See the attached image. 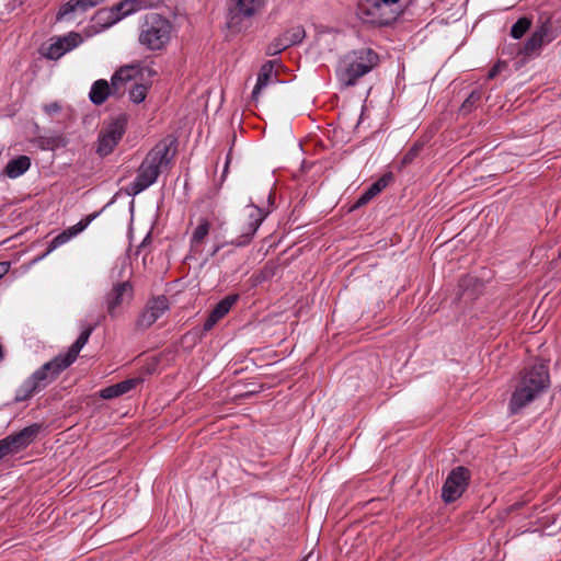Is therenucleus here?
<instances>
[{
	"instance_id": "1",
	"label": "nucleus",
	"mask_w": 561,
	"mask_h": 561,
	"mask_svg": "<svg viewBox=\"0 0 561 561\" xmlns=\"http://www.w3.org/2000/svg\"><path fill=\"white\" fill-rule=\"evenodd\" d=\"M98 323L82 325V332L65 354L55 356L51 360L36 369L15 391V401L28 400L51 383L78 357L80 351L88 343Z\"/></svg>"
},
{
	"instance_id": "2",
	"label": "nucleus",
	"mask_w": 561,
	"mask_h": 561,
	"mask_svg": "<svg viewBox=\"0 0 561 561\" xmlns=\"http://www.w3.org/2000/svg\"><path fill=\"white\" fill-rule=\"evenodd\" d=\"M380 62L379 54L370 47H359L344 54L337 64L335 73L344 88L354 87L358 80L371 72Z\"/></svg>"
},
{
	"instance_id": "3",
	"label": "nucleus",
	"mask_w": 561,
	"mask_h": 561,
	"mask_svg": "<svg viewBox=\"0 0 561 561\" xmlns=\"http://www.w3.org/2000/svg\"><path fill=\"white\" fill-rule=\"evenodd\" d=\"M172 157L169 144H157L140 163L137 176L125 187V193L134 197L154 184L159 174L169 167Z\"/></svg>"
},
{
	"instance_id": "4",
	"label": "nucleus",
	"mask_w": 561,
	"mask_h": 561,
	"mask_svg": "<svg viewBox=\"0 0 561 561\" xmlns=\"http://www.w3.org/2000/svg\"><path fill=\"white\" fill-rule=\"evenodd\" d=\"M549 385V368L546 364H535L531 367L525 368L510 400V412L512 414L517 413L539 397Z\"/></svg>"
},
{
	"instance_id": "5",
	"label": "nucleus",
	"mask_w": 561,
	"mask_h": 561,
	"mask_svg": "<svg viewBox=\"0 0 561 561\" xmlns=\"http://www.w3.org/2000/svg\"><path fill=\"white\" fill-rule=\"evenodd\" d=\"M173 25L158 13H147L139 25L138 43L150 51L164 50L171 42Z\"/></svg>"
},
{
	"instance_id": "6",
	"label": "nucleus",
	"mask_w": 561,
	"mask_h": 561,
	"mask_svg": "<svg viewBox=\"0 0 561 561\" xmlns=\"http://www.w3.org/2000/svg\"><path fill=\"white\" fill-rule=\"evenodd\" d=\"M163 2L164 0H121L112 8L99 10L95 19L102 22L104 27H110L130 14L157 8Z\"/></svg>"
},
{
	"instance_id": "7",
	"label": "nucleus",
	"mask_w": 561,
	"mask_h": 561,
	"mask_svg": "<svg viewBox=\"0 0 561 561\" xmlns=\"http://www.w3.org/2000/svg\"><path fill=\"white\" fill-rule=\"evenodd\" d=\"M399 14V9H392L379 0H359L357 4V16L366 24L386 26L394 22Z\"/></svg>"
},
{
	"instance_id": "8",
	"label": "nucleus",
	"mask_w": 561,
	"mask_h": 561,
	"mask_svg": "<svg viewBox=\"0 0 561 561\" xmlns=\"http://www.w3.org/2000/svg\"><path fill=\"white\" fill-rule=\"evenodd\" d=\"M126 125L127 119L123 115L103 124L98 137L96 153L99 156L106 157L113 152L126 131Z\"/></svg>"
},
{
	"instance_id": "9",
	"label": "nucleus",
	"mask_w": 561,
	"mask_h": 561,
	"mask_svg": "<svg viewBox=\"0 0 561 561\" xmlns=\"http://www.w3.org/2000/svg\"><path fill=\"white\" fill-rule=\"evenodd\" d=\"M227 26L233 32L243 28V22L259 14L266 4V0H231Z\"/></svg>"
},
{
	"instance_id": "10",
	"label": "nucleus",
	"mask_w": 561,
	"mask_h": 561,
	"mask_svg": "<svg viewBox=\"0 0 561 561\" xmlns=\"http://www.w3.org/2000/svg\"><path fill=\"white\" fill-rule=\"evenodd\" d=\"M470 479L471 472L468 468L458 466L451 469L442 488V500L446 504L457 501L468 489Z\"/></svg>"
},
{
	"instance_id": "11",
	"label": "nucleus",
	"mask_w": 561,
	"mask_h": 561,
	"mask_svg": "<svg viewBox=\"0 0 561 561\" xmlns=\"http://www.w3.org/2000/svg\"><path fill=\"white\" fill-rule=\"evenodd\" d=\"M41 426L32 423L16 434H11L0 439V460L7 456H13L24 450L36 438Z\"/></svg>"
},
{
	"instance_id": "12",
	"label": "nucleus",
	"mask_w": 561,
	"mask_h": 561,
	"mask_svg": "<svg viewBox=\"0 0 561 561\" xmlns=\"http://www.w3.org/2000/svg\"><path fill=\"white\" fill-rule=\"evenodd\" d=\"M248 210V220L243 224L240 230V236L230 241V244L236 247H245L248 245L252 239L254 238L257 229L265 220L268 215V211L265 209L250 204L247 206Z\"/></svg>"
},
{
	"instance_id": "13",
	"label": "nucleus",
	"mask_w": 561,
	"mask_h": 561,
	"mask_svg": "<svg viewBox=\"0 0 561 561\" xmlns=\"http://www.w3.org/2000/svg\"><path fill=\"white\" fill-rule=\"evenodd\" d=\"M47 47L43 48L42 55L50 60H57L66 53L78 47L82 42V36L77 32H70L64 36H57L50 39Z\"/></svg>"
},
{
	"instance_id": "14",
	"label": "nucleus",
	"mask_w": 561,
	"mask_h": 561,
	"mask_svg": "<svg viewBox=\"0 0 561 561\" xmlns=\"http://www.w3.org/2000/svg\"><path fill=\"white\" fill-rule=\"evenodd\" d=\"M169 310V299L164 295L148 300L146 307L139 314L136 327L141 330L150 328L165 311Z\"/></svg>"
},
{
	"instance_id": "15",
	"label": "nucleus",
	"mask_w": 561,
	"mask_h": 561,
	"mask_svg": "<svg viewBox=\"0 0 561 561\" xmlns=\"http://www.w3.org/2000/svg\"><path fill=\"white\" fill-rule=\"evenodd\" d=\"M554 38L551 21L548 19L536 27L531 36L526 41L519 53L526 57L537 55L545 44Z\"/></svg>"
},
{
	"instance_id": "16",
	"label": "nucleus",
	"mask_w": 561,
	"mask_h": 561,
	"mask_svg": "<svg viewBox=\"0 0 561 561\" xmlns=\"http://www.w3.org/2000/svg\"><path fill=\"white\" fill-rule=\"evenodd\" d=\"M135 73L136 68L134 66H124L116 70L110 83L112 96L121 98L126 91L125 85L134 79Z\"/></svg>"
},
{
	"instance_id": "17",
	"label": "nucleus",
	"mask_w": 561,
	"mask_h": 561,
	"mask_svg": "<svg viewBox=\"0 0 561 561\" xmlns=\"http://www.w3.org/2000/svg\"><path fill=\"white\" fill-rule=\"evenodd\" d=\"M131 286L128 282L117 283L113 286L112 290L106 295L107 312L111 316L115 314V310L124 300L125 295L131 294Z\"/></svg>"
},
{
	"instance_id": "18",
	"label": "nucleus",
	"mask_w": 561,
	"mask_h": 561,
	"mask_svg": "<svg viewBox=\"0 0 561 561\" xmlns=\"http://www.w3.org/2000/svg\"><path fill=\"white\" fill-rule=\"evenodd\" d=\"M142 382L139 377L129 378L118 383L108 386L100 391V397L103 399H114L125 393H128Z\"/></svg>"
},
{
	"instance_id": "19",
	"label": "nucleus",
	"mask_w": 561,
	"mask_h": 561,
	"mask_svg": "<svg viewBox=\"0 0 561 561\" xmlns=\"http://www.w3.org/2000/svg\"><path fill=\"white\" fill-rule=\"evenodd\" d=\"M392 180V173H386L381 178H379L376 182H374L357 199L355 206L360 207L366 205L370 199H373L376 195H378L382 190H385L390 181Z\"/></svg>"
},
{
	"instance_id": "20",
	"label": "nucleus",
	"mask_w": 561,
	"mask_h": 561,
	"mask_svg": "<svg viewBox=\"0 0 561 561\" xmlns=\"http://www.w3.org/2000/svg\"><path fill=\"white\" fill-rule=\"evenodd\" d=\"M275 60H267L264 62L259 71L256 84L252 91V101L256 102L261 91L267 85L273 77Z\"/></svg>"
},
{
	"instance_id": "21",
	"label": "nucleus",
	"mask_w": 561,
	"mask_h": 561,
	"mask_svg": "<svg viewBox=\"0 0 561 561\" xmlns=\"http://www.w3.org/2000/svg\"><path fill=\"white\" fill-rule=\"evenodd\" d=\"M112 95L110 83L105 79H99L91 85L89 100L94 105H102Z\"/></svg>"
},
{
	"instance_id": "22",
	"label": "nucleus",
	"mask_w": 561,
	"mask_h": 561,
	"mask_svg": "<svg viewBox=\"0 0 561 561\" xmlns=\"http://www.w3.org/2000/svg\"><path fill=\"white\" fill-rule=\"evenodd\" d=\"M31 168V159L27 156H19L11 159L5 168L3 174L10 179H16L23 175Z\"/></svg>"
},
{
	"instance_id": "23",
	"label": "nucleus",
	"mask_w": 561,
	"mask_h": 561,
	"mask_svg": "<svg viewBox=\"0 0 561 561\" xmlns=\"http://www.w3.org/2000/svg\"><path fill=\"white\" fill-rule=\"evenodd\" d=\"M210 222L203 218L199 220L197 227L194 229L192 236H191V250L194 252H197L199 250V247L204 243L205 238L208 236L210 230Z\"/></svg>"
},
{
	"instance_id": "24",
	"label": "nucleus",
	"mask_w": 561,
	"mask_h": 561,
	"mask_svg": "<svg viewBox=\"0 0 561 561\" xmlns=\"http://www.w3.org/2000/svg\"><path fill=\"white\" fill-rule=\"evenodd\" d=\"M239 295H228L221 299L210 311L214 318L221 320L231 309V307L238 301Z\"/></svg>"
},
{
	"instance_id": "25",
	"label": "nucleus",
	"mask_w": 561,
	"mask_h": 561,
	"mask_svg": "<svg viewBox=\"0 0 561 561\" xmlns=\"http://www.w3.org/2000/svg\"><path fill=\"white\" fill-rule=\"evenodd\" d=\"M483 92L480 89H474L471 91V93L467 96V99L462 102L460 106V112L462 114H469L474 108H477L482 100Z\"/></svg>"
},
{
	"instance_id": "26",
	"label": "nucleus",
	"mask_w": 561,
	"mask_h": 561,
	"mask_svg": "<svg viewBox=\"0 0 561 561\" xmlns=\"http://www.w3.org/2000/svg\"><path fill=\"white\" fill-rule=\"evenodd\" d=\"M70 239H71V236L69 234V232L67 230H64L62 232H60L59 234H57L56 237H54L51 239V241L48 244V248H47L46 252L43 253L42 255L37 256L36 259H34L32 262L35 263V262L41 261L46 255H48L50 252H53L54 250H56L60 245L67 243Z\"/></svg>"
},
{
	"instance_id": "27",
	"label": "nucleus",
	"mask_w": 561,
	"mask_h": 561,
	"mask_svg": "<svg viewBox=\"0 0 561 561\" xmlns=\"http://www.w3.org/2000/svg\"><path fill=\"white\" fill-rule=\"evenodd\" d=\"M280 36L286 38L289 46H294L304 41L306 32L302 25H296L284 32Z\"/></svg>"
},
{
	"instance_id": "28",
	"label": "nucleus",
	"mask_w": 561,
	"mask_h": 561,
	"mask_svg": "<svg viewBox=\"0 0 561 561\" xmlns=\"http://www.w3.org/2000/svg\"><path fill=\"white\" fill-rule=\"evenodd\" d=\"M531 21L528 18H519L511 28V36L515 39H519L530 28Z\"/></svg>"
},
{
	"instance_id": "29",
	"label": "nucleus",
	"mask_w": 561,
	"mask_h": 561,
	"mask_svg": "<svg viewBox=\"0 0 561 561\" xmlns=\"http://www.w3.org/2000/svg\"><path fill=\"white\" fill-rule=\"evenodd\" d=\"M148 89L149 87L147 84L134 83L129 89V100L135 104L144 102L147 96Z\"/></svg>"
},
{
	"instance_id": "30",
	"label": "nucleus",
	"mask_w": 561,
	"mask_h": 561,
	"mask_svg": "<svg viewBox=\"0 0 561 561\" xmlns=\"http://www.w3.org/2000/svg\"><path fill=\"white\" fill-rule=\"evenodd\" d=\"M100 215L99 211L92 213L88 215L87 217L82 218L78 224H76L72 227H69L66 229L71 238L76 237L80 232H82L98 216Z\"/></svg>"
},
{
	"instance_id": "31",
	"label": "nucleus",
	"mask_w": 561,
	"mask_h": 561,
	"mask_svg": "<svg viewBox=\"0 0 561 561\" xmlns=\"http://www.w3.org/2000/svg\"><path fill=\"white\" fill-rule=\"evenodd\" d=\"M288 47H290V46L288 45V42L286 41V38H284L279 35L278 37H276L273 42H271L268 44V46L266 47V55L275 56Z\"/></svg>"
},
{
	"instance_id": "32",
	"label": "nucleus",
	"mask_w": 561,
	"mask_h": 561,
	"mask_svg": "<svg viewBox=\"0 0 561 561\" xmlns=\"http://www.w3.org/2000/svg\"><path fill=\"white\" fill-rule=\"evenodd\" d=\"M425 145V141H422V140H419L416 141L407 152L403 156L402 160H401V164L404 167V165H408L410 163H412L414 161V159L420 154V152L422 151L423 147Z\"/></svg>"
},
{
	"instance_id": "33",
	"label": "nucleus",
	"mask_w": 561,
	"mask_h": 561,
	"mask_svg": "<svg viewBox=\"0 0 561 561\" xmlns=\"http://www.w3.org/2000/svg\"><path fill=\"white\" fill-rule=\"evenodd\" d=\"M75 12H78L77 4H75V0H69L59 8L56 14V22H60L65 19H68L69 15Z\"/></svg>"
},
{
	"instance_id": "34",
	"label": "nucleus",
	"mask_w": 561,
	"mask_h": 561,
	"mask_svg": "<svg viewBox=\"0 0 561 561\" xmlns=\"http://www.w3.org/2000/svg\"><path fill=\"white\" fill-rule=\"evenodd\" d=\"M104 0H75L78 12H85L91 8L98 7L103 3Z\"/></svg>"
},
{
	"instance_id": "35",
	"label": "nucleus",
	"mask_w": 561,
	"mask_h": 561,
	"mask_svg": "<svg viewBox=\"0 0 561 561\" xmlns=\"http://www.w3.org/2000/svg\"><path fill=\"white\" fill-rule=\"evenodd\" d=\"M44 111L46 114L51 116L58 114L61 111V105L58 102H51L44 105Z\"/></svg>"
},
{
	"instance_id": "36",
	"label": "nucleus",
	"mask_w": 561,
	"mask_h": 561,
	"mask_svg": "<svg viewBox=\"0 0 561 561\" xmlns=\"http://www.w3.org/2000/svg\"><path fill=\"white\" fill-rule=\"evenodd\" d=\"M218 321H219V319L214 318L213 314L209 313V316L207 317V319L204 322L203 331L204 332L210 331Z\"/></svg>"
},
{
	"instance_id": "37",
	"label": "nucleus",
	"mask_w": 561,
	"mask_h": 561,
	"mask_svg": "<svg viewBox=\"0 0 561 561\" xmlns=\"http://www.w3.org/2000/svg\"><path fill=\"white\" fill-rule=\"evenodd\" d=\"M500 69H501V65L500 64H495L489 71H488V79L491 80L493 78H495L497 76V73L500 72Z\"/></svg>"
},
{
	"instance_id": "38",
	"label": "nucleus",
	"mask_w": 561,
	"mask_h": 561,
	"mask_svg": "<svg viewBox=\"0 0 561 561\" xmlns=\"http://www.w3.org/2000/svg\"><path fill=\"white\" fill-rule=\"evenodd\" d=\"M10 266L9 262H0V279L10 271Z\"/></svg>"
},
{
	"instance_id": "39",
	"label": "nucleus",
	"mask_w": 561,
	"mask_h": 561,
	"mask_svg": "<svg viewBox=\"0 0 561 561\" xmlns=\"http://www.w3.org/2000/svg\"><path fill=\"white\" fill-rule=\"evenodd\" d=\"M524 506V502H516L507 507L508 513H513L515 511H518Z\"/></svg>"
},
{
	"instance_id": "40",
	"label": "nucleus",
	"mask_w": 561,
	"mask_h": 561,
	"mask_svg": "<svg viewBox=\"0 0 561 561\" xmlns=\"http://www.w3.org/2000/svg\"><path fill=\"white\" fill-rule=\"evenodd\" d=\"M221 248H222V245H221V244H217V245H215V248H214V250L211 251V254H210V255H211V256L216 255V254L220 251V249H221Z\"/></svg>"
},
{
	"instance_id": "41",
	"label": "nucleus",
	"mask_w": 561,
	"mask_h": 561,
	"mask_svg": "<svg viewBox=\"0 0 561 561\" xmlns=\"http://www.w3.org/2000/svg\"><path fill=\"white\" fill-rule=\"evenodd\" d=\"M4 358V351H3V346L2 344L0 343V362Z\"/></svg>"
},
{
	"instance_id": "42",
	"label": "nucleus",
	"mask_w": 561,
	"mask_h": 561,
	"mask_svg": "<svg viewBox=\"0 0 561 561\" xmlns=\"http://www.w3.org/2000/svg\"><path fill=\"white\" fill-rule=\"evenodd\" d=\"M228 165H229V157L227 158V161H226V164H225L224 175L226 174V172L228 170Z\"/></svg>"
},
{
	"instance_id": "43",
	"label": "nucleus",
	"mask_w": 561,
	"mask_h": 561,
	"mask_svg": "<svg viewBox=\"0 0 561 561\" xmlns=\"http://www.w3.org/2000/svg\"><path fill=\"white\" fill-rule=\"evenodd\" d=\"M150 239V234L146 236L145 240L142 241L141 245H144L146 243L147 240Z\"/></svg>"
}]
</instances>
